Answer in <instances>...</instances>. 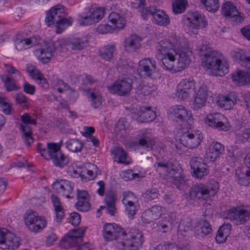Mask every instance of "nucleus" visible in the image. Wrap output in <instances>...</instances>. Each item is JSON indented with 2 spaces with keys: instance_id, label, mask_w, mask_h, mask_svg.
Masks as SVG:
<instances>
[{
  "instance_id": "53",
  "label": "nucleus",
  "mask_w": 250,
  "mask_h": 250,
  "mask_svg": "<svg viewBox=\"0 0 250 250\" xmlns=\"http://www.w3.org/2000/svg\"><path fill=\"white\" fill-rule=\"evenodd\" d=\"M187 0H174L173 2V11L178 14L184 12L188 5Z\"/></svg>"
},
{
  "instance_id": "9",
  "label": "nucleus",
  "mask_w": 250,
  "mask_h": 250,
  "mask_svg": "<svg viewBox=\"0 0 250 250\" xmlns=\"http://www.w3.org/2000/svg\"><path fill=\"white\" fill-rule=\"evenodd\" d=\"M24 222L29 230L34 232L42 231L46 226V221L43 216H39L36 212L29 210L24 215Z\"/></svg>"
},
{
  "instance_id": "2",
  "label": "nucleus",
  "mask_w": 250,
  "mask_h": 250,
  "mask_svg": "<svg viewBox=\"0 0 250 250\" xmlns=\"http://www.w3.org/2000/svg\"><path fill=\"white\" fill-rule=\"evenodd\" d=\"M196 50L200 56H204V66L213 76L222 77L229 72L228 63L222 61V54L210 47L203 39L196 43Z\"/></svg>"
},
{
  "instance_id": "48",
  "label": "nucleus",
  "mask_w": 250,
  "mask_h": 250,
  "mask_svg": "<svg viewBox=\"0 0 250 250\" xmlns=\"http://www.w3.org/2000/svg\"><path fill=\"white\" fill-rule=\"evenodd\" d=\"M115 51L116 47L115 44L109 43L100 48L99 50V55L103 59L109 61L113 58V54Z\"/></svg>"
},
{
  "instance_id": "12",
  "label": "nucleus",
  "mask_w": 250,
  "mask_h": 250,
  "mask_svg": "<svg viewBox=\"0 0 250 250\" xmlns=\"http://www.w3.org/2000/svg\"><path fill=\"white\" fill-rule=\"evenodd\" d=\"M203 139V135L199 130H191L190 128L187 131L183 128L180 141L181 143L189 148H193L200 145Z\"/></svg>"
},
{
  "instance_id": "7",
  "label": "nucleus",
  "mask_w": 250,
  "mask_h": 250,
  "mask_svg": "<svg viewBox=\"0 0 250 250\" xmlns=\"http://www.w3.org/2000/svg\"><path fill=\"white\" fill-rule=\"evenodd\" d=\"M65 46V42L64 39H60L51 43L47 44L45 47H42L36 49L34 53L39 60L43 63L48 62L54 55V53L56 49L61 50L64 48Z\"/></svg>"
},
{
  "instance_id": "55",
  "label": "nucleus",
  "mask_w": 250,
  "mask_h": 250,
  "mask_svg": "<svg viewBox=\"0 0 250 250\" xmlns=\"http://www.w3.org/2000/svg\"><path fill=\"white\" fill-rule=\"evenodd\" d=\"M120 175L122 179L126 181L139 178L141 177L140 173L136 172L135 169H127L123 171Z\"/></svg>"
},
{
  "instance_id": "21",
  "label": "nucleus",
  "mask_w": 250,
  "mask_h": 250,
  "mask_svg": "<svg viewBox=\"0 0 250 250\" xmlns=\"http://www.w3.org/2000/svg\"><path fill=\"white\" fill-rule=\"evenodd\" d=\"M190 166L193 175L197 178L207 175L209 172L207 165L200 157H192L190 160Z\"/></svg>"
},
{
  "instance_id": "42",
  "label": "nucleus",
  "mask_w": 250,
  "mask_h": 250,
  "mask_svg": "<svg viewBox=\"0 0 250 250\" xmlns=\"http://www.w3.org/2000/svg\"><path fill=\"white\" fill-rule=\"evenodd\" d=\"M50 201L53 204L56 213V220L57 223H60L64 216V209L59 198L55 195L52 194Z\"/></svg>"
},
{
  "instance_id": "13",
  "label": "nucleus",
  "mask_w": 250,
  "mask_h": 250,
  "mask_svg": "<svg viewBox=\"0 0 250 250\" xmlns=\"http://www.w3.org/2000/svg\"><path fill=\"white\" fill-rule=\"evenodd\" d=\"M20 238L9 232L5 228L0 229V248L14 250L20 245Z\"/></svg>"
},
{
  "instance_id": "1",
  "label": "nucleus",
  "mask_w": 250,
  "mask_h": 250,
  "mask_svg": "<svg viewBox=\"0 0 250 250\" xmlns=\"http://www.w3.org/2000/svg\"><path fill=\"white\" fill-rule=\"evenodd\" d=\"M102 235L107 241L122 236V245L125 250H139L144 241L143 233L140 230L132 229L126 232L115 223L104 224Z\"/></svg>"
},
{
  "instance_id": "31",
  "label": "nucleus",
  "mask_w": 250,
  "mask_h": 250,
  "mask_svg": "<svg viewBox=\"0 0 250 250\" xmlns=\"http://www.w3.org/2000/svg\"><path fill=\"white\" fill-rule=\"evenodd\" d=\"M173 112L175 117L182 123H187L190 125L193 123V118L191 113L188 111L183 105H175Z\"/></svg>"
},
{
  "instance_id": "54",
  "label": "nucleus",
  "mask_w": 250,
  "mask_h": 250,
  "mask_svg": "<svg viewBox=\"0 0 250 250\" xmlns=\"http://www.w3.org/2000/svg\"><path fill=\"white\" fill-rule=\"evenodd\" d=\"M193 91L189 90L187 88H180L179 84L177 86L176 92L175 95L180 99L185 101L189 96V95L192 93Z\"/></svg>"
},
{
  "instance_id": "30",
  "label": "nucleus",
  "mask_w": 250,
  "mask_h": 250,
  "mask_svg": "<svg viewBox=\"0 0 250 250\" xmlns=\"http://www.w3.org/2000/svg\"><path fill=\"white\" fill-rule=\"evenodd\" d=\"M77 199L75 206L79 211L85 212L89 210L90 204L89 202V195L88 192L84 190L77 189Z\"/></svg>"
},
{
  "instance_id": "62",
  "label": "nucleus",
  "mask_w": 250,
  "mask_h": 250,
  "mask_svg": "<svg viewBox=\"0 0 250 250\" xmlns=\"http://www.w3.org/2000/svg\"><path fill=\"white\" fill-rule=\"evenodd\" d=\"M124 198L122 199L123 204L135 203L137 201V197L135 194L131 191H125L123 193Z\"/></svg>"
},
{
  "instance_id": "46",
  "label": "nucleus",
  "mask_w": 250,
  "mask_h": 250,
  "mask_svg": "<svg viewBox=\"0 0 250 250\" xmlns=\"http://www.w3.org/2000/svg\"><path fill=\"white\" fill-rule=\"evenodd\" d=\"M65 145L68 151L74 153L80 152L83 148V143L81 140L77 138L68 140L65 143Z\"/></svg>"
},
{
  "instance_id": "19",
  "label": "nucleus",
  "mask_w": 250,
  "mask_h": 250,
  "mask_svg": "<svg viewBox=\"0 0 250 250\" xmlns=\"http://www.w3.org/2000/svg\"><path fill=\"white\" fill-rule=\"evenodd\" d=\"M74 187V183L66 180H61L55 182L52 185V188L57 193L65 196L67 198H73L72 193Z\"/></svg>"
},
{
  "instance_id": "26",
  "label": "nucleus",
  "mask_w": 250,
  "mask_h": 250,
  "mask_svg": "<svg viewBox=\"0 0 250 250\" xmlns=\"http://www.w3.org/2000/svg\"><path fill=\"white\" fill-rule=\"evenodd\" d=\"M143 38L136 34H132L124 41V47L127 52L138 51L142 46Z\"/></svg>"
},
{
  "instance_id": "41",
  "label": "nucleus",
  "mask_w": 250,
  "mask_h": 250,
  "mask_svg": "<svg viewBox=\"0 0 250 250\" xmlns=\"http://www.w3.org/2000/svg\"><path fill=\"white\" fill-rule=\"evenodd\" d=\"M152 10L155 11L152 17L155 24L160 26H166L169 23V18L163 10L157 7Z\"/></svg>"
},
{
  "instance_id": "28",
  "label": "nucleus",
  "mask_w": 250,
  "mask_h": 250,
  "mask_svg": "<svg viewBox=\"0 0 250 250\" xmlns=\"http://www.w3.org/2000/svg\"><path fill=\"white\" fill-rule=\"evenodd\" d=\"M117 199V194L113 190L106 191L104 202L105 206H101L102 208H106L107 213L114 216L117 212L115 208V203Z\"/></svg>"
},
{
  "instance_id": "45",
  "label": "nucleus",
  "mask_w": 250,
  "mask_h": 250,
  "mask_svg": "<svg viewBox=\"0 0 250 250\" xmlns=\"http://www.w3.org/2000/svg\"><path fill=\"white\" fill-rule=\"evenodd\" d=\"M87 94L93 107L97 108L102 105L103 100L99 90L96 89H89L87 90Z\"/></svg>"
},
{
  "instance_id": "64",
  "label": "nucleus",
  "mask_w": 250,
  "mask_h": 250,
  "mask_svg": "<svg viewBox=\"0 0 250 250\" xmlns=\"http://www.w3.org/2000/svg\"><path fill=\"white\" fill-rule=\"evenodd\" d=\"M125 206V210L129 217H132L136 213V207L134 203L123 204Z\"/></svg>"
},
{
  "instance_id": "5",
  "label": "nucleus",
  "mask_w": 250,
  "mask_h": 250,
  "mask_svg": "<svg viewBox=\"0 0 250 250\" xmlns=\"http://www.w3.org/2000/svg\"><path fill=\"white\" fill-rule=\"evenodd\" d=\"M64 7L62 5H57L52 7L46 13L45 22L47 26L56 24L59 26H68L70 25L73 19L69 17L65 18Z\"/></svg>"
},
{
  "instance_id": "52",
  "label": "nucleus",
  "mask_w": 250,
  "mask_h": 250,
  "mask_svg": "<svg viewBox=\"0 0 250 250\" xmlns=\"http://www.w3.org/2000/svg\"><path fill=\"white\" fill-rule=\"evenodd\" d=\"M80 243L81 242L75 237L73 238L71 235H69V233H67V235L62 239L60 242V246L67 249L74 246L79 247Z\"/></svg>"
},
{
  "instance_id": "8",
  "label": "nucleus",
  "mask_w": 250,
  "mask_h": 250,
  "mask_svg": "<svg viewBox=\"0 0 250 250\" xmlns=\"http://www.w3.org/2000/svg\"><path fill=\"white\" fill-rule=\"evenodd\" d=\"M186 39L185 38L171 36L169 39H164L160 41L156 46V54L161 55L171 52L172 50H176L181 46L185 45Z\"/></svg>"
},
{
  "instance_id": "56",
  "label": "nucleus",
  "mask_w": 250,
  "mask_h": 250,
  "mask_svg": "<svg viewBox=\"0 0 250 250\" xmlns=\"http://www.w3.org/2000/svg\"><path fill=\"white\" fill-rule=\"evenodd\" d=\"M12 105L3 96H0V110L4 114L9 115L12 111Z\"/></svg>"
},
{
  "instance_id": "37",
  "label": "nucleus",
  "mask_w": 250,
  "mask_h": 250,
  "mask_svg": "<svg viewBox=\"0 0 250 250\" xmlns=\"http://www.w3.org/2000/svg\"><path fill=\"white\" fill-rule=\"evenodd\" d=\"M231 79L236 85H246L250 82V72L237 70L232 74Z\"/></svg>"
},
{
  "instance_id": "36",
  "label": "nucleus",
  "mask_w": 250,
  "mask_h": 250,
  "mask_svg": "<svg viewBox=\"0 0 250 250\" xmlns=\"http://www.w3.org/2000/svg\"><path fill=\"white\" fill-rule=\"evenodd\" d=\"M134 84H135L136 93L140 98L150 95L152 91L155 90L154 85L145 84L141 80L137 81Z\"/></svg>"
},
{
  "instance_id": "39",
  "label": "nucleus",
  "mask_w": 250,
  "mask_h": 250,
  "mask_svg": "<svg viewBox=\"0 0 250 250\" xmlns=\"http://www.w3.org/2000/svg\"><path fill=\"white\" fill-rule=\"evenodd\" d=\"M101 174V171L97 166L93 164H89L88 169L83 170L81 178L85 181H90L94 179L98 175Z\"/></svg>"
},
{
  "instance_id": "16",
  "label": "nucleus",
  "mask_w": 250,
  "mask_h": 250,
  "mask_svg": "<svg viewBox=\"0 0 250 250\" xmlns=\"http://www.w3.org/2000/svg\"><path fill=\"white\" fill-rule=\"evenodd\" d=\"M177 49L176 59L174 70L181 71L187 68L189 65L190 59L189 57L188 43L186 39L185 45Z\"/></svg>"
},
{
  "instance_id": "34",
  "label": "nucleus",
  "mask_w": 250,
  "mask_h": 250,
  "mask_svg": "<svg viewBox=\"0 0 250 250\" xmlns=\"http://www.w3.org/2000/svg\"><path fill=\"white\" fill-rule=\"evenodd\" d=\"M237 96L234 92H230L227 95L219 97L218 104L226 110L230 109L236 103Z\"/></svg>"
},
{
  "instance_id": "14",
  "label": "nucleus",
  "mask_w": 250,
  "mask_h": 250,
  "mask_svg": "<svg viewBox=\"0 0 250 250\" xmlns=\"http://www.w3.org/2000/svg\"><path fill=\"white\" fill-rule=\"evenodd\" d=\"M133 82L128 77L120 78L116 80L112 85L108 87L109 92L116 94L119 96H124L129 93L132 88Z\"/></svg>"
},
{
  "instance_id": "61",
  "label": "nucleus",
  "mask_w": 250,
  "mask_h": 250,
  "mask_svg": "<svg viewBox=\"0 0 250 250\" xmlns=\"http://www.w3.org/2000/svg\"><path fill=\"white\" fill-rule=\"evenodd\" d=\"M158 229L159 231L163 233H166L169 229H171L172 226L170 220L160 221L157 223Z\"/></svg>"
},
{
  "instance_id": "25",
  "label": "nucleus",
  "mask_w": 250,
  "mask_h": 250,
  "mask_svg": "<svg viewBox=\"0 0 250 250\" xmlns=\"http://www.w3.org/2000/svg\"><path fill=\"white\" fill-rule=\"evenodd\" d=\"M163 211L162 207L158 205L153 206L142 213V221L144 223L149 224L159 218Z\"/></svg>"
},
{
  "instance_id": "35",
  "label": "nucleus",
  "mask_w": 250,
  "mask_h": 250,
  "mask_svg": "<svg viewBox=\"0 0 250 250\" xmlns=\"http://www.w3.org/2000/svg\"><path fill=\"white\" fill-rule=\"evenodd\" d=\"M212 230L211 225L205 220H201L194 229L195 234L201 237L209 235Z\"/></svg>"
},
{
  "instance_id": "44",
  "label": "nucleus",
  "mask_w": 250,
  "mask_h": 250,
  "mask_svg": "<svg viewBox=\"0 0 250 250\" xmlns=\"http://www.w3.org/2000/svg\"><path fill=\"white\" fill-rule=\"evenodd\" d=\"M138 114L143 122H151L156 118V113L152 110L151 106L141 107Z\"/></svg>"
},
{
  "instance_id": "24",
  "label": "nucleus",
  "mask_w": 250,
  "mask_h": 250,
  "mask_svg": "<svg viewBox=\"0 0 250 250\" xmlns=\"http://www.w3.org/2000/svg\"><path fill=\"white\" fill-rule=\"evenodd\" d=\"M209 95V91L207 86L201 85L196 93L193 103L195 109H198L203 107L206 104Z\"/></svg>"
},
{
  "instance_id": "63",
  "label": "nucleus",
  "mask_w": 250,
  "mask_h": 250,
  "mask_svg": "<svg viewBox=\"0 0 250 250\" xmlns=\"http://www.w3.org/2000/svg\"><path fill=\"white\" fill-rule=\"evenodd\" d=\"M4 68L10 75L9 76L14 75L16 78L17 77H21V72L11 64H4Z\"/></svg>"
},
{
  "instance_id": "6",
  "label": "nucleus",
  "mask_w": 250,
  "mask_h": 250,
  "mask_svg": "<svg viewBox=\"0 0 250 250\" xmlns=\"http://www.w3.org/2000/svg\"><path fill=\"white\" fill-rule=\"evenodd\" d=\"M105 10L102 7L91 6L85 9L84 12L78 15V21L81 26H88L97 23L104 17Z\"/></svg>"
},
{
  "instance_id": "43",
  "label": "nucleus",
  "mask_w": 250,
  "mask_h": 250,
  "mask_svg": "<svg viewBox=\"0 0 250 250\" xmlns=\"http://www.w3.org/2000/svg\"><path fill=\"white\" fill-rule=\"evenodd\" d=\"M235 177L238 184L247 186L250 178V171L245 167H239L236 170Z\"/></svg>"
},
{
  "instance_id": "32",
  "label": "nucleus",
  "mask_w": 250,
  "mask_h": 250,
  "mask_svg": "<svg viewBox=\"0 0 250 250\" xmlns=\"http://www.w3.org/2000/svg\"><path fill=\"white\" fill-rule=\"evenodd\" d=\"M230 56L245 67L250 68V50L244 52L242 50L235 48L230 52Z\"/></svg>"
},
{
  "instance_id": "27",
  "label": "nucleus",
  "mask_w": 250,
  "mask_h": 250,
  "mask_svg": "<svg viewBox=\"0 0 250 250\" xmlns=\"http://www.w3.org/2000/svg\"><path fill=\"white\" fill-rule=\"evenodd\" d=\"M47 160H52L53 165L57 167L62 168L69 163V158L62 151L48 150Z\"/></svg>"
},
{
  "instance_id": "20",
  "label": "nucleus",
  "mask_w": 250,
  "mask_h": 250,
  "mask_svg": "<svg viewBox=\"0 0 250 250\" xmlns=\"http://www.w3.org/2000/svg\"><path fill=\"white\" fill-rule=\"evenodd\" d=\"M222 13L226 17L230 18L236 23H240L244 20V17L238 11L232 2L227 1L222 6Z\"/></svg>"
},
{
  "instance_id": "49",
  "label": "nucleus",
  "mask_w": 250,
  "mask_h": 250,
  "mask_svg": "<svg viewBox=\"0 0 250 250\" xmlns=\"http://www.w3.org/2000/svg\"><path fill=\"white\" fill-rule=\"evenodd\" d=\"M88 40L86 37L75 38L72 39L68 44L72 50H82L88 45Z\"/></svg>"
},
{
  "instance_id": "57",
  "label": "nucleus",
  "mask_w": 250,
  "mask_h": 250,
  "mask_svg": "<svg viewBox=\"0 0 250 250\" xmlns=\"http://www.w3.org/2000/svg\"><path fill=\"white\" fill-rule=\"evenodd\" d=\"M159 195L158 190L156 188H150L143 193L142 196L145 200L150 201L158 198Z\"/></svg>"
},
{
  "instance_id": "17",
  "label": "nucleus",
  "mask_w": 250,
  "mask_h": 250,
  "mask_svg": "<svg viewBox=\"0 0 250 250\" xmlns=\"http://www.w3.org/2000/svg\"><path fill=\"white\" fill-rule=\"evenodd\" d=\"M138 144L146 151L151 150L155 144L150 129H142L138 131Z\"/></svg>"
},
{
  "instance_id": "60",
  "label": "nucleus",
  "mask_w": 250,
  "mask_h": 250,
  "mask_svg": "<svg viewBox=\"0 0 250 250\" xmlns=\"http://www.w3.org/2000/svg\"><path fill=\"white\" fill-rule=\"evenodd\" d=\"M205 6L207 10L209 12H216L219 7L218 0H207L202 3Z\"/></svg>"
},
{
  "instance_id": "29",
  "label": "nucleus",
  "mask_w": 250,
  "mask_h": 250,
  "mask_svg": "<svg viewBox=\"0 0 250 250\" xmlns=\"http://www.w3.org/2000/svg\"><path fill=\"white\" fill-rule=\"evenodd\" d=\"M224 150L225 147L222 144L217 142H213L209 145L205 157L210 162H214L223 154Z\"/></svg>"
},
{
  "instance_id": "38",
  "label": "nucleus",
  "mask_w": 250,
  "mask_h": 250,
  "mask_svg": "<svg viewBox=\"0 0 250 250\" xmlns=\"http://www.w3.org/2000/svg\"><path fill=\"white\" fill-rule=\"evenodd\" d=\"M111 154L114 156L115 161L118 163L129 165L132 163L131 159L128 156L124 149L121 147H117L111 151Z\"/></svg>"
},
{
  "instance_id": "51",
  "label": "nucleus",
  "mask_w": 250,
  "mask_h": 250,
  "mask_svg": "<svg viewBox=\"0 0 250 250\" xmlns=\"http://www.w3.org/2000/svg\"><path fill=\"white\" fill-rule=\"evenodd\" d=\"M108 20L118 29H123L125 24V18L116 12H111L108 16Z\"/></svg>"
},
{
  "instance_id": "58",
  "label": "nucleus",
  "mask_w": 250,
  "mask_h": 250,
  "mask_svg": "<svg viewBox=\"0 0 250 250\" xmlns=\"http://www.w3.org/2000/svg\"><path fill=\"white\" fill-rule=\"evenodd\" d=\"M127 125V123L125 120L124 118L121 119L116 124L114 128L115 132L117 134H121L123 135L125 133Z\"/></svg>"
},
{
  "instance_id": "33",
  "label": "nucleus",
  "mask_w": 250,
  "mask_h": 250,
  "mask_svg": "<svg viewBox=\"0 0 250 250\" xmlns=\"http://www.w3.org/2000/svg\"><path fill=\"white\" fill-rule=\"evenodd\" d=\"M40 40L38 36L25 39L17 38L14 41L15 47L18 51H22L38 44Z\"/></svg>"
},
{
  "instance_id": "22",
  "label": "nucleus",
  "mask_w": 250,
  "mask_h": 250,
  "mask_svg": "<svg viewBox=\"0 0 250 250\" xmlns=\"http://www.w3.org/2000/svg\"><path fill=\"white\" fill-rule=\"evenodd\" d=\"M156 69V62L153 59L146 58L139 61L138 71L142 75L152 78Z\"/></svg>"
},
{
  "instance_id": "15",
  "label": "nucleus",
  "mask_w": 250,
  "mask_h": 250,
  "mask_svg": "<svg viewBox=\"0 0 250 250\" xmlns=\"http://www.w3.org/2000/svg\"><path fill=\"white\" fill-rule=\"evenodd\" d=\"M185 24L195 29H203L208 25V21L203 14L198 12L188 13L184 17Z\"/></svg>"
},
{
  "instance_id": "10",
  "label": "nucleus",
  "mask_w": 250,
  "mask_h": 250,
  "mask_svg": "<svg viewBox=\"0 0 250 250\" xmlns=\"http://www.w3.org/2000/svg\"><path fill=\"white\" fill-rule=\"evenodd\" d=\"M205 122L209 127L219 131H227L230 127L228 119L224 115L218 112L207 115L205 118Z\"/></svg>"
},
{
  "instance_id": "47",
  "label": "nucleus",
  "mask_w": 250,
  "mask_h": 250,
  "mask_svg": "<svg viewBox=\"0 0 250 250\" xmlns=\"http://www.w3.org/2000/svg\"><path fill=\"white\" fill-rule=\"evenodd\" d=\"M0 79L4 83L8 92L18 91L21 88L20 86L17 84L16 80L7 75H1Z\"/></svg>"
},
{
  "instance_id": "4",
  "label": "nucleus",
  "mask_w": 250,
  "mask_h": 250,
  "mask_svg": "<svg viewBox=\"0 0 250 250\" xmlns=\"http://www.w3.org/2000/svg\"><path fill=\"white\" fill-rule=\"evenodd\" d=\"M219 189V183L210 180L206 184H198L193 186L190 192L192 199L207 200L216 194Z\"/></svg>"
},
{
  "instance_id": "50",
  "label": "nucleus",
  "mask_w": 250,
  "mask_h": 250,
  "mask_svg": "<svg viewBox=\"0 0 250 250\" xmlns=\"http://www.w3.org/2000/svg\"><path fill=\"white\" fill-rule=\"evenodd\" d=\"M230 225L227 224L220 227L215 237L216 241L218 244L224 242L229 236L230 232Z\"/></svg>"
},
{
  "instance_id": "23",
  "label": "nucleus",
  "mask_w": 250,
  "mask_h": 250,
  "mask_svg": "<svg viewBox=\"0 0 250 250\" xmlns=\"http://www.w3.org/2000/svg\"><path fill=\"white\" fill-rule=\"evenodd\" d=\"M176 50H172L166 54L161 55L156 54L155 57L157 59L161 61V66L165 70H174L175 67V61L176 60Z\"/></svg>"
},
{
  "instance_id": "40",
  "label": "nucleus",
  "mask_w": 250,
  "mask_h": 250,
  "mask_svg": "<svg viewBox=\"0 0 250 250\" xmlns=\"http://www.w3.org/2000/svg\"><path fill=\"white\" fill-rule=\"evenodd\" d=\"M145 0H136V4L137 5L138 11L144 20H146L149 16H153L155 11L153 9H156L155 6L145 7Z\"/></svg>"
},
{
  "instance_id": "3",
  "label": "nucleus",
  "mask_w": 250,
  "mask_h": 250,
  "mask_svg": "<svg viewBox=\"0 0 250 250\" xmlns=\"http://www.w3.org/2000/svg\"><path fill=\"white\" fill-rule=\"evenodd\" d=\"M164 151L167 154H165L161 160L156 162L154 166L157 172L164 179L173 178L172 184L180 189L186 181L184 176L177 171L175 159L171 157L173 156L174 148L172 146H165Z\"/></svg>"
},
{
  "instance_id": "11",
  "label": "nucleus",
  "mask_w": 250,
  "mask_h": 250,
  "mask_svg": "<svg viewBox=\"0 0 250 250\" xmlns=\"http://www.w3.org/2000/svg\"><path fill=\"white\" fill-rule=\"evenodd\" d=\"M22 124L19 125V129L22 133V138L26 146H30L34 142V140L32 136V132L29 124L36 125V120L32 119L28 113H24L21 116Z\"/></svg>"
},
{
  "instance_id": "59",
  "label": "nucleus",
  "mask_w": 250,
  "mask_h": 250,
  "mask_svg": "<svg viewBox=\"0 0 250 250\" xmlns=\"http://www.w3.org/2000/svg\"><path fill=\"white\" fill-rule=\"evenodd\" d=\"M180 88H187L189 90L194 91L195 87V84L194 81L192 78H185L181 80L179 83Z\"/></svg>"
},
{
  "instance_id": "18",
  "label": "nucleus",
  "mask_w": 250,
  "mask_h": 250,
  "mask_svg": "<svg viewBox=\"0 0 250 250\" xmlns=\"http://www.w3.org/2000/svg\"><path fill=\"white\" fill-rule=\"evenodd\" d=\"M227 218L233 222L236 225H240L250 219V211L245 209L231 208L228 210Z\"/></svg>"
}]
</instances>
